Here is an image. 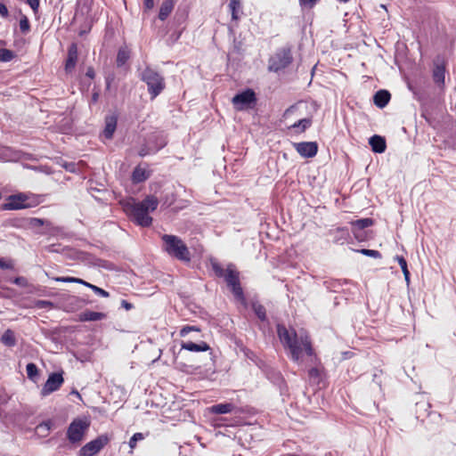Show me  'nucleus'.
<instances>
[{
	"instance_id": "603ef678",
	"label": "nucleus",
	"mask_w": 456,
	"mask_h": 456,
	"mask_svg": "<svg viewBox=\"0 0 456 456\" xmlns=\"http://www.w3.org/2000/svg\"><path fill=\"white\" fill-rule=\"evenodd\" d=\"M83 285H84V286H86V287H88V288H90V289H91V286H94L93 284L88 283V282H86V281H85V283H83Z\"/></svg>"
},
{
	"instance_id": "de8ad7c7",
	"label": "nucleus",
	"mask_w": 456,
	"mask_h": 456,
	"mask_svg": "<svg viewBox=\"0 0 456 456\" xmlns=\"http://www.w3.org/2000/svg\"><path fill=\"white\" fill-rule=\"evenodd\" d=\"M144 6L146 9L151 10L154 6V1L153 0H144Z\"/></svg>"
},
{
	"instance_id": "f3484780",
	"label": "nucleus",
	"mask_w": 456,
	"mask_h": 456,
	"mask_svg": "<svg viewBox=\"0 0 456 456\" xmlns=\"http://www.w3.org/2000/svg\"><path fill=\"white\" fill-rule=\"evenodd\" d=\"M371 150L376 153H383L387 149V143L384 137L375 134L369 139Z\"/></svg>"
},
{
	"instance_id": "f257e3e1",
	"label": "nucleus",
	"mask_w": 456,
	"mask_h": 456,
	"mask_svg": "<svg viewBox=\"0 0 456 456\" xmlns=\"http://www.w3.org/2000/svg\"><path fill=\"white\" fill-rule=\"evenodd\" d=\"M278 337L282 345L289 349L291 360L298 364L303 362L304 353L307 356V362L312 365L308 370L309 382L319 385L322 379L323 367L313 348L312 342L307 334H297L294 330H288L285 326H277Z\"/></svg>"
},
{
	"instance_id": "aec40b11",
	"label": "nucleus",
	"mask_w": 456,
	"mask_h": 456,
	"mask_svg": "<svg viewBox=\"0 0 456 456\" xmlns=\"http://www.w3.org/2000/svg\"><path fill=\"white\" fill-rule=\"evenodd\" d=\"M106 316L104 313L86 311L78 315V320L80 322H96L105 319Z\"/></svg>"
},
{
	"instance_id": "ddd939ff",
	"label": "nucleus",
	"mask_w": 456,
	"mask_h": 456,
	"mask_svg": "<svg viewBox=\"0 0 456 456\" xmlns=\"http://www.w3.org/2000/svg\"><path fill=\"white\" fill-rule=\"evenodd\" d=\"M294 146L296 151L304 158H313L318 151V145L315 142H297Z\"/></svg>"
},
{
	"instance_id": "20e7f679",
	"label": "nucleus",
	"mask_w": 456,
	"mask_h": 456,
	"mask_svg": "<svg viewBox=\"0 0 456 456\" xmlns=\"http://www.w3.org/2000/svg\"><path fill=\"white\" fill-rule=\"evenodd\" d=\"M165 251L171 256L183 262L191 260L190 251L185 243L177 236L164 234L162 236Z\"/></svg>"
},
{
	"instance_id": "6e6552de",
	"label": "nucleus",
	"mask_w": 456,
	"mask_h": 456,
	"mask_svg": "<svg viewBox=\"0 0 456 456\" xmlns=\"http://www.w3.org/2000/svg\"><path fill=\"white\" fill-rule=\"evenodd\" d=\"M293 57L290 48H282L270 59L269 69L278 72L287 68L292 62Z\"/></svg>"
},
{
	"instance_id": "ea45409f",
	"label": "nucleus",
	"mask_w": 456,
	"mask_h": 456,
	"mask_svg": "<svg viewBox=\"0 0 456 456\" xmlns=\"http://www.w3.org/2000/svg\"><path fill=\"white\" fill-rule=\"evenodd\" d=\"M297 110V104H293L289 107L283 113V118H289L292 113H294Z\"/></svg>"
},
{
	"instance_id": "393cba45",
	"label": "nucleus",
	"mask_w": 456,
	"mask_h": 456,
	"mask_svg": "<svg viewBox=\"0 0 456 456\" xmlns=\"http://www.w3.org/2000/svg\"><path fill=\"white\" fill-rule=\"evenodd\" d=\"M173 0H165L159 9V18L161 20H165L174 9Z\"/></svg>"
},
{
	"instance_id": "4468645a",
	"label": "nucleus",
	"mask_w": 456,
	"mask_h": 456,
	"mask_svg": "<svg viewBox=\"0 0 456 456\" xmlns=\"http://www.w3.org/2000/svg\"><path fill=\"white\" fill-rule=\"evenodd\" d=\"M444 74H445V67L443 61H440L437 59L435 62V68L433 69V79L436 84L439 86H444Z\"/></svg>"
},
{
	"instance_id": "4be33fe9",
	"label": "nucleus",
	"mask_w": 456,
	"mask_h": 456,
	"mask_svg": "<svg viewBox=\"0 0 456 456\" xmlns=\"http://www.w3.org/2000/svg\"><path fill=\"white\" fill-rule=\"evenodd\" d=\"M117 127V118L114 116L107 117L105 119V128L103 135L106 139H111Z\"/></svg>"
},
{
	"instance_id": "4d7b16f0",
	"label": "nucleus",
	"mask_w": 456,
	"mask_h": 456,
	"mask_svg": "<svg viewBox=\"0 0 456 456\" xmlns=\"http://www.w3.org/2000/svg\"><path fill=\"white\" fill-rule=\"evenodd\" d=\"M339 2H342V3H347L349 0H338Z\"/></svg>"
},
{
	"instance_id": "c85d7f7f",
	"label": "nucleus",
	"mask_w": 456,
	"mask_h": 456,
	"mask_svg": "<svg viewBox=\"0 0 456 456\" xmlns=\"http://www.w3.org/2000/svg\"><path fill=\"white\" fill-rule=\"evenodd\" d=\"M312 125V119L307 118H302L298 120L297 122L294 123L290 128H297L299 129L298 132L302 133L305 132L308 127H310Z\"/></svg>"
},
{
	"instance_id": "49530a36",
	"label": "nucleus",
	"mask_w": 456,
	"mask_h": 456,
	"mask_svg": "<svg viewBox=\"0 0 456 456\" xmlns=\"http://www.w3.org/2000/svg\"><path fill=\"white\" fill-rule=\"evenodd\" d=\"M121 305L127 311L131 310L134 307V305L131 303L127 302L126 300H122Z\"/></svg>"
},
{
	"instance_id": "cd10ccee",
	"label": "nucleus",
	"mask_w": 456,
	"mask_h": 456,
	"mask_svg": "<svg viewBox=\"0 0 456 456\" xmlns=\"http://www.w3.org/2000/svg\"><path fill=\"white\" fill-rule=\"evenodd\" d=\"M129 57H130V53H129V51L127 50V48H126V47L120 48L118 52L117 60H116L118 67L123 66L127 61Z\"/></svg>"
},
{
	"instance_id": "f03ea898",
	"label": "nucleus",
	"mask_w": 456,
	"mask_h": 456,
	"mask_svg": "<svg viewBox=\"0 0 456 456\" xmlns=\"http://www.w3.org/2000/svg\"><path fill=\"white\" fill-rule=\"evenodd\" d=\"M159 205V200L154 195H148L143 200L135 202H127L125 205V211L140 226L148 227L152 223V218L149 216L150 211H154Z\"/></svg>"
},
{
	"instance_id": "423d86ee",
	"label": "nucleus",
	"mask_w": 456,
	"mask_h": 456,
	"mask_svg": "<svg viewBox=\"0 0 456 456\" xmlns=\"http://www.w3.org/2000/svg\"><path fill=\"white\" fill-rule=\"evenodd\" d=\"M5 203L2 205L4 210H19L30 208L39 204L38 198L33 194L20 192L10 195Z\"/></svg>"
},
{
	"instance_id": "6ab92c4d",
	"label": "nucleus",
	"mask_w": 456,
	"mask_h": 456,
	"mask_svg": "<svg viewBox=\"0 0 456 456\" xmlns=\"http://www.w3.org/2000/svg\"><path fill=\"white\" fill-rule=\"evenodd\" d=\"M391 94L387 90H379L373 96L374 104L379 108H384L387 105Z\"/></svg>"
},
{
	"instance_id": "9d476101",
	"label": "nucleus",
	"mask_w": 456,
	"mask_h": 456,
	"mask_svg": "<svg viewBox=\"0 0 456 456\" xmlns=\"http://www.w3.org/2000/svg\"><path fill=\"white\" fill-rule=\"evenodd\" d=\"M110 439L108 436L102 435L97 438L86 444L80 450V456H94L96 455L108 443Z\"/></svg>"
},
{
	"instance_id": "473e14b6",
	"label": "nucleus",
	"mask_w": 456,
	"mask_h": 456,
	"mask_svg": "<svg viewBox=\"0 0 456 456\" xmlns=\"http://www.w3.org/2000/svg\"><path fill=\"white\" fill-rule=\"evenodd\" d=\"M20 29L23 34H27L30 30V25L27 16L22 15L20 20Z\"/></svg>"
},
{
	"instance_id": "1a4fd4ad",
	"label": "nucleus",
	"mask_w": 456,
	"mask_h": 456,
	"mask_svg": "<svg viewBox=\"0 0 456 456\" xmlns=\"http://www.w3.org/2000/svg\"><path fill=\"white\" fill-rule=\"evenodd\" d=\"M256 102V94L251 89H247L234 95L232 100L234 108L237 110H243L251 108Z\"/></svg>"
},
{
	"instance_id": "0eeeda50",
	"label": "nucleus",
	"mask_w": 456,
	"mask_h": 456,
	"mask_svg": "<svg viewBox=\"0 0 456 456\" xmlns=\"http://www.w3.org/2000/svg\"><path fill=\"white\" fill-rule=\"evenodd\" d=\"M89 422L81 419H74L67 429V438L73 444H78L84 439L89 428Z\"/></svg>"
},
{
	"instance_id": "9b49d317",
	"label": "nucleus",
	"mask_w": 456,
	"mask_h": 456,
	"mask_svg": "<svg viewBox=\"0 0 456 456\" xmlns=\"http://www.w3.org/2000/svg\"><path fill=\"white\" fill-rule=\"evenodd\" d=\"M64 383V379L62 377V373L60 372H53L49 375L46 382L45 383L43 388L41 389V395L46 396L50 394L57 391Z\"/></svg>"
},
{
	"instance_id": "c03bdc74",
	"label": "nucleus",
	"mask_w": 456,
	"mask_h": 456,
	"mask_svg": "<svg viewBox=\"0 0 456 456\" xmlns=\"http://www.w3.org/2000/svg\"><path fill=\"white\" fill-rule=\"evenodd\" d=\"M28 4L31 7V9L37 12L39 7V0H27Z\"/></svg>"
},
{
	"instance_id": "09e8293b",
	"label": "nucleus",
	"mask_w": 456,
	"mask_h": 456,
	"mask_svg": "<svg viewBox=\"0 0 456 456\" xmlns=\"http://www.w3.org/2000/svg\"><path fill=\"white\" fill-rule=\"evenodd\" d=\"M86 75H87L88 77H94V70H93L92 69H89L87 70V72H86Z\"/></svg>"
},
{
	"instance_id": "f704fd0d",
	"label": "nucleus",
	"mask_w": 456,
	"mask_h": 456,
	"mask_svg": "<svg viewBox=\"0 0 456 456\" xmlns=\"http://www.w3.org/2000/svg\"><path fill=\"white\" fill-rule=\"evenodd\" d=\"M361 252L365 256H371L374 258H379L381 256V254L378 250L362 249Z\"/></svg>"
},
{
	"instance_id": "a211bd4d",
	"label": "nucleus",
	"mask_w": 456,
	"mask_h": 456,
	"mask_svg": "<svg viewBox=\"0 0 456 456\" xmlns=\"http://www.w3.org/2000/svg\"><path fill=\"white\" fill-rule=\"evenodd\" d=\"M330 233L333 235V241L337 244H344L350 237L349 231L346 227H338L330 231Z\"/></svg>"
},
{
	"instance_id": "3c124183",
	"label": "nucleus",
	"mask_w": 456,
	"mask_h": 456,
	"mask_svg": "<svg viewBox=\"0 0 456 456\" xmlns=\"http://www.w3.org/2000/svg\"><path fill=\"white\" fill-rule=\"evenodd\" d=\"M76 281H74V283H79V284L85 283V281H83L82 279H79V278H76Z\"/></svg>"
},
{
	"instance_id": "e433bc0d",
	"label": "nucleus",
	"mask_w": 456,
	"mask_h": 456,
	"mask_svg": "<svg viewBox=\"0 0 456 456\" xmlns=\"http://www.w3.org/2000/svg\"><path fill=\"white\" fill-rule=\"evenodd\" d=\"M0 268L1 269H12L13 264L11 260H6L4 258H0Z\"/></svg>"
},
{
	"instance_id": "2f4dec72",
	"label": "nucleus",
	"mask_w": 456,
	"mask_h": 456,
	"mask_svg": "<svg viewBox=\"0 0 456 456\" xmlns=\"http://www.w3.org/2000/svg\"><path fill=\"white\" fill-rule=\"evenodd\" d=\"M28 378L30 379H34L38 374V369L37 365L33 362H29L26 366Z\"/></svg>"
},
{
	"instance_id": "bb28decb",
	"label": "nucleus",
	"mask_w": 456,
	"mask_h": 456,
	"mask_svg": "<svg viewBox=\"0 0 456 456\" xmlns=\"http://www.w3.org/2000/svg\"><path fill=\"white\" fill-rule=\"evenodd\" d=\"M395 260L397 261V263L401 266L405 281L407 282V284H409L410 283V272L408 270L406 260L402 256H395Z\"/></svg>"
},
{
	"instance_id": "864d4df0",
	"label": "nucleus",
	"mask_w": 456,
	"mask_h": 456,
	"mask_svg": "<svg viewBox=\"0 0 456 456\" xmlns=\"http://www.w3.org/2000/svg\"><path fill=\"white\" fill-rule=\"evenodd\" d=\"M97 98H98V94H94L93 95V100H94V101H97Z\"/></svg>"
},
{
	"instance_id": "c9c22d12",
	"label": "nucleus",
	"mask_w": 456,
	"mask_h": 456,
	"mask_svg": "<svg viewBox=\"0 0 456 456\" xmlns=\"http://www.w3.org/2000/svg\"><path fill=\"white\" fill-rule=\"evenodd\" d=\"M91 289L95 293L97 294L98 296H101V297H108L110 296L109 292L97 287V286H91Z\"/></svg>"
},
{
	"instance_id": "7c9ffc66",
	"label": "nucleus",
	"mask_w": 456,
	"mask_h": 456,
	"mask_svg": "<svg viewBox=\"0 0 456 456\" xmlns=\"http://www.w3.org/2000/svg\"><path fill=\"white\" fill-rule=\"evenodd\" d=\"M15 57L12 51L8 49H0V61H10Z\"/></svg>"
},
{
	"instance_id": "39448f33",
	"label": "nucleus",
	"mask_w": 456,
	"mask_h": 456,
	"mask_svg": "<svg viewBox=\"0 0 456 456\" xmlns=\"http://www.w3.org/2000/svg\"><path fill=\"white\" fill-rule=\"evenodd\" d=\"M141 79L146 83L151 99H155L165 89L163 76L150 67L142 71Z\"/></svg>"
},
{
	"instance_id": "412c9836",
	"label": "nucleus",
	"mask_w": 456,
	"mask_h": 456,
	"mask_svg": "<svg viewBox=\"0 0 456 456\" xmlns=\"http://www.w3.org/2000/svg\"><path fill=\"white\" fill-rule=\"evenodd\" d=\"M182 349L191 351V352H205L209 349V346L206 342H200L199 344L189 341V342H182L181 344Z\"/></svg>"
},
{
	"instance_id": "6e6d98bb",
	"label": "nucleus",
	"mask_w": 456,
	"mask_h": 456,
	"mask_svg": "<svg viewBox=\"0 0 456 456\" xmlns=\"http://www.w3.org/2000/svg\"><path fill=\"white\" fill-rule=\"evenodd\" d=\"M140 155H141V156H145V155H146L145 151L142 150V151H140Z\"/></svg>"
},
{
	"instance_id": "dca6fc26",
	"label": "nucleus",
	"mask_w": 456,
	"mask_h": 456,
	"mask_svg": "<svg viewBox=\"0 0 456 456\" xmlns=\"http://www.w3.org/2000/svg\"><path fill=\"white\" fill-rule=\"evenodd\" d=\"M77 46L76 44H71L68 50V58L66 60L65 69L67 72L71 71L77 63Z\"/></svg>"
},
{
	"instance_id": "a19ab883",
	"label": "nucleus",
	"mask_w": 456,
	"mask_h": 456,
	"mask_svg": "<svg viewBox=\"0 0 456 456\" xmlns=\"http://www.w3.org/2000/svg\"><path fill=\"white\" fill-rule=\"evenodd\" d=\"M54 281L59 282H69V283H74L76 281L75 277H56L54 278Z\"/></svg>"
},
{
	"instance_id": "b1692460",
	"label": "nucleus",
	"mask_w": 456,
	"mask_h": 456,
	"mask_svg": "<svg viewBox=\"0 0 456 456\" xmlns=\"http://www.w3.org/2000/svg\"><path fill=\"white\" fill-rule=\"evenodd\" d=\"M229 9L231 11L232 20L235 21L239 20L242 13L241 0H231Z\"/></svg>"
},
{
	"instance_id": "5fc2aeb1",
	"label": "nucleus",
	"mask_w": 456,
	"mask_h": 456,
	"mask_svg": "<svg viewBox=\"0 0 456 456\" xmlns=\"http://www.w3.org/2000/svg\"><path fill=\"white\" fill-rule=\"evenodd\" d=\"M71 300L74 302H78L79 298L73 297H71Z\"/></svg>"
},
{
	"instance_id": "72a5a7b5",
	"label": "nucleus",
	"mask_w": 456,
	"mask_h": 456,
	"mask_svg": "<svg viewBox=\"0 0 456 456\" xmlns=\"http://www.w3.org/2000/svg\"><path fill=\"white\" fill-rule=\"evenodd\" d=\"M144 439V436L142 433H135L133 435V436L130 438L128 444L129 447L133 450L136 447V444L138 441H142Z\"/></svg>"
},
{
	"instance_id": "37998d69",
	"label": "nucleus",
	"mask_w": 456,
	"mask_h": 456,
	"mask_svg": "<svg viewBox=\"0 0 456 456\" xmlns=\"http://www.w3.org/2000/svg\"><path fill=\"white\" fill-rule=\"evenodd\" d=\"M0 16L3 18H7L9 16L8 9L3 3H0Z\"/></svg>"
},
{
	"instance_id": "2eb2a0df",
	"label": "nucleus",
	"mask_w": 456,
	"mask_h": 456,
	"mask_svg": "<svg viewBox=\"0 0 456 456\" xmlns=\"http://www.w3.org/2000/svg\"><path fill=\"white\" fill-rule=\"evenodd\" d=\"M236 406L232 403L214 404L208 408L211 414H226L234 411Z\"/></svg>"
},
{
	"instance_id": "58836bf2",
	"label": "nucleus",
	"mask_w": 456,
	"mask_h": 456,
	"mask_svg": "<svg viewBox=\"0 0 456 456\" xmlns=\"http://www.w3.org/2000/svg\"><path fill=\"white\" fill-rule=\"evenodd\" d=\"M13 283L20 287H26L28 285V281L26 278L20 276L14 279Z\"/></svg>"
},
{
	"instance_id": "79ce46f5",
	"label": "nucleus",
	"mask_w": 456,
	"mask_h": 456,
	"mask_svg": "<svg viewBox=\"0 0 456 456\" xmlns=\"http://www.w3.org/2000/svg\"><path fill=\"white\" fill-rule=\"evenodd\" d=\"M53 303L47 300H37L36 302V306L38 308H45L48 306H52Z\"/></svg>"
},
{
	"instance_id": "c756f323",
	"label": "nucleus",
	"mask_w": 456,
	"mask_h": 456,
	"mask_svg": "<svg viewBox=\"0 0 456 456\" xmlns=\"http://www.w3.org/2000/svg\"><path fill=\"white\" fill-rule=\"evenodd\" d=\"M252 309L256 315L261 320L265 321L266 319L265 308L259 303H253Z\"/></svg>"
},
{
	"instance_id": "a18cd8bd",
	"label": "nucleus",
	"mask_w": 456,
	"mask_h": 456,
	"mask_svg": "<svg viewBox=\"0 0 456 456\" xmlns=\"http://www.w3.org/2000/svg\"><path fill=\"white\" fill-rule=\"evenodd\" d=\"M317 0H300L301 4L307 5L309 7H312L314 4H315Z\"/></svg>"
},
{
	"instance_id": "5701e85b",
	"label": "nucleus",
	"mask_w": 456,
	"mask_h": 456,
	"mask_svg": "<svg viewBox=\"0 0 456 456\" xmlns=\"http://www.w3.org/2000/svg\"><path fill=\"white\" fill-rule=\"evenodd\" d=\"M150 177V171L140 166L136 167L132 174V181L134 183H142Z\"/></svg>"
},
{
	"instance_id": "a878e982",
	"label": "nucleus",
	"mask_w": 456,
	"mask_h": 456,
	"mask_svg": "<svg viewBox=\"0 0 456 456\" xmlns=\"http://www.w3.org/2000/svg\"><path fill=\"white\" fill-rule=\"evenodd\" d=\"M1 342L6 346H14L16 345L14 332L10 329L6 330L1 337Z\"/></svg>"
},
{
	"instance_id": "f8f14e48",
	"label": "nucleus",
	"mask_w": 456,
	"mask_h": 456,
	"mask_svg": "<svg viewBox=\"0 0 456 456\" xmlns=\"http://www.w3.org/2000/svg\"><path fill=\"white\" fill-rule=\"evenodd\" d=\"M373 223V219L371 218H362L352 222V232L354 238L358 240H363L365 239L364 229L371 226Z\"/></svg>"
},
{
	"instance_id": "7ed1b4c3",
	"label": "nucleus",
	"mask_w": 456,
	"mask_h": 456,
	"mask_svg": "<svg viewBox=\"0 0 456 456\" xmlns=\"http://www.w3.org/2000/svg\"><path fill=\"white\" fill-rule=\"evenodd\" d=\"M211 267L217 277L224 278L234 297L240 300H244L243 290L240 283V273L236 270L234 265L229 264L224 270L218 262L211 261Z\"/></svg>"
},
{
	"instance_id": "4c0bfd02",
	"label": "nucleus",
	"mask_w": 456,
	"mask_h": 456,
	"mask_svg": "<svg viewBox=\"0 0 456 456\" xmlns=\"http://www.w3.org/2000/svg\"><path fill=\"white\" fill-rule=\"evenodd\" d=\"M191 330H197L199 331L200 330L194 326H184L181 330H180V335L182 337H184L186 336L189 332H191Z\"/></svg>"
},
{
	"instance_id": "8fccbe9b",
	"label": "nucleus",
	"mask_w": 456,
	"mask_h": 456,
	"mask_svg": "<svg viewBox=\"0 0 456 456\" xmlns=\"http://www.w3.org/2000/svg\"><path fill=\"white\" fill-rule=\"evenodd\" d=\"M33 222L37 224H39V225H42L43 224V220L42 219H39V218H35L33 219Z\"/></svg>"
}]
</instances>
